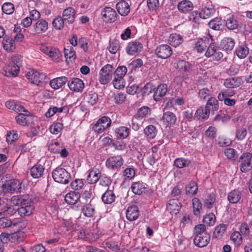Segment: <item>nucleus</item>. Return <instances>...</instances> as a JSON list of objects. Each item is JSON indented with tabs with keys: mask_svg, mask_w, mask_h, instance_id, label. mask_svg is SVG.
Wrapping results in <instances>:
<instances>
[{
	"mask_svg": "<svg viewBox=\"0 0 252 252\" xmlns=\"http://www.w3.org/2000/svg\"><path fill=\"white\" fill-rule=\"evenodd\" d=\"M22 57L16 56L12 59V62L6 67L4 70L5 75L9 77H15L19 72L20 66L22 65Z\"/></svg>",
	"mask_w": 252,
	"mask_h": 252,
	"instance_id": "1",
	"label": "nucleus"
},
{
	"mask_svg": "<svg viewBox=\"0 0 252 252\" xmlns=\"http://www.w3.org/2000/svg\"><path fill=\"white\" fill-rule=\"evenodd\" d=\"M52 174L54 181L59 183L67 184L71 180L70 173L66 169L60 167L55 169Z\"/></svg>",
	"mask_w": 252,
	"mask_h": 252,
	"instance_id": "2",
	"label": "nucleus"
},
{
	"mask_svg": "<svg viewBox=\"0 0 252 252\" xmlns=\"http://www.w3.org/2000/svg\"><path fill=\"white\" fill-rule=\"evenodd\" d=\"M14 206H5L4 214L6 216H11L14 214L17 210L18 214L21 216H29L32 213L34 209V206H24L15 209Z\"/></svg>",
	"mask_w": 252,
	"mask_h": 252,
	"instance_id": "3",
	"label": "nucleus"
},
{
	"mask_svg": "<svg viewBox=\"0 0 252 252\" xmlns=\"http://www.w3.org/2000/svg\"><path fill=\"white\" fill-rule=\"evenodd\" d=\"M252 154L249 152L243 153L240 157L239 159V167L242 172L247 173L252 169Z\"/></svg>",
	"mask_w": 252,
	"mask_h": 252,
	"instance_id": "4",
	"label": "nucleus"
},
{
	"mask_svg": "<svg viewBox=\"0 0 252 252\" xmlns=\"http://www.w3.org/2000/svg\"><path fill=\"white\" fill-rule=\"evenodd\" d=\"M27 77L32 83L38 86L42 85L46 79L45 74L34 71L28 72L27 74Z\"/></svg>",
	"mask_w": 252,
	"mask_h": 252,
	"instance_id": "5",
	"label": "nucleus"
},
{
	"mask_svg": "<svg viewBox=\"0 0 252 252\" xmlns=\"http://www.w3.org/2000/svg\"><path fill=\"white\" fill-rule=\"evenodd\" d=\"M21 183L18 180L10 179L7 180L3 184V188L9 192H20L21 189Z\"/></svg>",
	"mask_w": 252,
	"mask_h": 252,
	"instance_id": "6",
	"label": "nucleus"
},
{
	"mask_svg": "<svg viewBox=\"0 0 252 252\" xmlns=\"http://www.w3.org/2000/svg\"><path fill=\"white\" fill-rule=\"evenodd\" d=\"M124 163L123 158L119 156L111 157L106 161V166L112 169H118Z\"/></svg>",
	"mask_w": 252,
	"mask_h": 252,
	"instance_id": "7",
	"label": "nucleus"
},
{
	"mask_svg": "<svg viewBox=\"0 0 252 252\" xmlns=\"http://www.w3.org/2000/svg\"><path fill=\"white\" fill-rule=\"evenodd\" d=\"M155 53L158 58L165 59L170 57L172 54V50L169 45L163 44L157 48Z\"/></svg>",
	"mask_w": 252,
	"mask_h": 252,
	"instance_id": "8",
	"label": "nucleus"
},
{
	"mask_svg": "<svg viewBox=\"0 0 252 252\" xmlns=\"http://www.w3.org/2000/svg\"><path fill=\"white\" fill-rule=\"evenodd\" d=\"M101 15L105 21L112 23L116 20L117 14L111 7H106L102 11Z\"/></svg>",
	"mask_w": 252,
	"mask_h": 252,
	"instance_id": "9",
	"label": "nucleus"
},
{
	"mask_svg": "<svg viewBox=\"0 0 252 252\" xmlns=\"http://www.w3.org/2000/svg\"><path fill=\"white\" fill-rule=\"evenodd\" d=\"M33 29L35 34L40 35L47 31L48 23L43 19H39L33 25Z\"/></svg>",
	"mask_w": 252,
	"mask_h": 252,
	"instance_id": "10",
	"label": "nucleus"
},
{
	"mask_svg": "<svg viewBox=\"0 0 252 252\" xmlns=\"http://www.w3.org/2000/svg\"><path fill=\"white\" fill-rule=\"evenodd\" d=\"M75 14V10L71 7H69L63 11L62 18L66 24H71L74 22Z\"/></svg>",
	"mask_w": 252,
	"mask_h": 252,
	"instance_id": "11",
	"label": "nucleus"
},
{
	"mask_svg": "<svg viewBox=\"0 0 252 252\" xmlns=\"http://www.w3.org/2000/svg\"><path fill=\"white\" fill-rule=\"evenodd\" d=\"M69 89L74 92H81L84 88L83 81L79 78H72L68 81Z\"/></svg>",
	"mask_w": 252,
	"mask_h": 252,
	"instance_id": "12",
	"label": "nucleus"
},
{
	"mask_svg": "<svg viewBox=\"0 0 252 252\" xmlns=\"http://www.w3.org/2000/svg\"><path fill=\"white\" fill-rule=\"evenodd\" d=\"M210 240L209 234H205L201 236L194 237V243L195 245L199 248H203L206 246Z\"/></svg>",
	"mask_w": 252,
	"mask_h": 252,
	"instance_id": "13",
	"label": "nucleus"
},
{
	"mask_svg": "<svg viewBox=\"0 0 252 252\" xmlns=\"http://www.w3.org/2000/svg\"><path fill=\"white\" fill-rule=\"evenodd\" d=\"M139 216V210L137 206H129L126 211V218L129 221L137 220Z\"/></svg>",
	"mask_w": 252,
	"mask_h": 252,
	"instance_id": "14",
	"label": "nucleus"
},
{
	"mask_svg": "<svg viewBox=\"0 0 252 252\" xmlns=\"http://www.w3.org/2000/svg\"><path fill=\"white\" fill-rule=\"evenodd\" d=\"M162 120L167 126H170L175 124L177 117L173 112L169 111H165L164 110Z\"/></svg>",
	"mask_w": 252,
	"mask_h": 252,
	"instance_id": "15",
	"label": "nucleus"
},
{
	"mask_svg": "<svg viewBox=\"0 0 252 252\" xmlns=\"http://www.w3.org/2000/svg\"><path fill=\"white\" fill-rule=\"evenodd\" d=\"M116 8L118 13L123 16H126L130 11L128 3L123 0H122L117 3Z\"/></svg>",
	"mask_w": 252,
	"mask_h": 252,
	"instance_id": "16",
	"label": "nucleus"
},
{
	"mask_svg": "<svg viewBox=\"0 0 252 252\" xmlns=\"http://www.w3.org/2000/svg\"><path fill=\"white\" fill-rule=\"evenodd\" d=\"M177 7L180 12L186 13L192 10L193 5L190 1L184 0L178 3Z\"/></svg>",
	"mask_w": 252,
	"mask_h": 252,
	"instance_id": "17",
	"label": "nucleus"
},
{
	"mask_svg": "<svg viewBox=\"0 0 252 252\" xmlns=\"http://www.w3.org/2000/svg\"><path fill=\"white\" fill-rule=\"evenodd\" d=\"M142 48V45L139 42H132L128 43L126 50L128 55H133L136 53L140 51Z\"/></svg>",
	"mask_w": 252,
	"mask_h": 252,
	"instance_id": "18",
	"label": "nucleus"
},
{
	"mask_svg": "<svg viewBox=\"0 0 252 252\" xmlns=\"http://www.w3.org/2000/svg\"><path fill=\"white\" fill-rule=\"evenodd\" d=\"M167 91V86L166 84H160L154 91V99L156 101H158L165 95Z\"/></svg>",
	"mask_w": 252,
	"mask_h": 252,
	"instance_id": "19",
	"label": "nucleus"
},
{
	"mask_svg": "<svg viewBox=\"0 0 252 252\" xmlns=\"http://www.w3.org/2000/svg\"><path fill=\"white\" fill-rule=\"evenodd\" d=\"M24 113H20L15 118L17 123L22 126H26L30 124V112L26 110H23Z\"/></svg>",
	"mask_w": 252,
	"mask_h": 252,
	"instance_id": "20",
	"label": "nucleus"
},
{
	"mask_svg": "<svg viewBox=\"0 0 252 252\" xmlns=\"http://www.w3.org/2000/svg\"><path fill=\"white\" fill-rule=\"evenodd\" d=\"M44 171V168L42 165L36 164L31 169V175L33 178L38 179L42 177Z\"/></svg>",
	"mask_w": 252,
	"mask_h": 252,
	"instance_id": "21",
	"label": "nucleus"
},
{
	"mask_svg": "<svg viewBox=\"0 0 252 252\" xmlns=\"http://www.w3.org/2000/svg\"><path fill=\"white\" fill-rule=\"evenodd\" d=\"M67 81V78L66 77L62 76L51 80L50 85L53 89L57 90L61 88Z\"/></svg>",
	"mask_w": 252,
	"mask_h": 252,
	"instance_id": "22",
	"label": "nucleus"
},
{
	"mask_svg": "<svg viewBox=\"0 0 252 252\" xmlns=\"http://www.w3.org/2000/svg\"><path fill=\"white\" fill-rule=\"evenodd\" d=\"M80 198L79 193L70 191L67 193L64 197L65 202L69 205H75Z\"/></svg>",
	"mask_w": 252,
	"mask_h": 252,
	"instance_id": "23",
	"label": "nucleus"
},
{
	"mask_svg": "<svg viewBox=\"0 0 252 252\" xmlns=\"http://www.w3.org/2000/svg\"><path fill=\"white\" fill-rule=\"evenodd\" d=\"M235 45L234 40L231 37H225L220 42V46L226 51H231Z\"/></svg>",
	"mask_w": 252,
	"mask_h": 252,
	"instance_id": "24",
	"label": "nucleus"
},
{
	"mask_svg": "<svg viewBox=\"0 0 252 252\" xmlns=\"http://www.w3.org/2000/svg\"><path fill=\"white\" fill-rule=\"evenodd\" d=\"M101 174L98 169H93L90 171L88 177L87 181L89 184H93L96 183L100 179Z\"/></svg>",
	"mask_w": 252,
	"mask_h": 252,
	"instance_id": "25",
	"label": "nucleus"
},
{
	"mask_svg": "<svg viewBox=\"0 0 252 252\" xmlns=\"http://www.w3.org/2000/svg\"><path fill=\"white\" fill-rule=\"evenodd\" d=\"M14 40L10 37L5 36L3 39L4 49L8 52H13L15 49Z\"/></svg>",
	"mask_w": 252,
	"mask_h": 252,
	"instance_id": "26",
	"label": "nucleus"
},
{
	"mask_svg": "<svg viewBox=\"0 0 252 252\" xmlns=\"http://www.w3.org/2000/svg\"><path fill=\"white\" fill-rule=\"evenodd\" d=\"M209 44V39L207 37H204L199 39L196 43L195 48L198 52L202 53Z\"/></svg>",
	"mask_w": 252,
	"mask_h": 252,
	"instance_id": "27",
	"label": "nucleus"
},
{
	"mask_svg": "<svg viewBox=\"0 0 252 252\" xmlns=\"http://www.w3.org/2000/svg\"><path fill=\"white\" fill-rule=\"evenodd\" d=\"M64 55L67 62H72L76 58L75 52L73 48L71 46H67L64 47Z\"/></svg>",
	"mask_w": 252,
	"mask_h": 252,
	"instance_id": "28",
	"label": "nucleus"
},
{
	"mask_svg": "<svg viewBox=\"0 0 252 252\" xmlns=\"http://www.w3.org/2000/svg\"><path fill=\"white\" fill-rule=\"evenodd\" d=\"M205 107H206V109H208L210 112L217 111L219 109V102L218 100L214 97H209Z\"/></svg>",
	"mask_w": 252,
	"mask_h": 252,
	"instance_id": "29",
	"label": "nucleus"
},
{
	"mask_svg": "<svg viewBox=\"0 0 252 252\" xmlns=\"http://www.w3.org/2000/svg\"><path fill=\"white\" fill-rule=\"evenodd\" d=\"M23 203L21 205L34 204L41 203L39 197L35 195H27L23 196Z\"/></svg>",
	"mask_w": 252,
	"mask_h": 252,
	"instance_id": "30",
	"label": "nucleus"
},
{
	"mask_svg": "<svg viewBox=\"0 0 252 252\" xmlns=\"http://www.w3.org/2000/svg\"><path fill=\"white\" fill-rule=\"evenodd\" d=\"M168 41L171 45L177 47L182 44L183 39L180 34L173 33L170 35Z\"/></svg>",
	"mask_w": 252,
	"mask_h": 252,
	"instance_id": "31",
	"label": "nucleus"
},
{
	"mask_svg": "<svg viewBox=\"0 0 252 252\" xmlns=\"http://www.w3.org/2000/svg\"><path fill=\"white\" fill-rule=\"evenodd\" d=\"M130 129L126 126H120L115 130L116 136L121 139H125L128 137Z\"/></svg>",
	"mask_w": 252,
	"mask_h": 252,
	"instance_id": "32",
	"label": "nucleus"
},
{
	"mask_svg": "<svg viewBox=\"0 0 252 252\" xmlns=\"http://www.w3.org/2000/svg\"><path fill=\"white\" fill-rule=\"evenodd\" d=\"M145 187L140 182L133 183L131 186L132 191L135 194L140 195L145 191Z\"/></svg>",
	"mask_w": 252,
	"mask_h": 252,
	"instance_id": "33",
	"label": "nucleus"
},
{
	"mask_svg": "<svg viewBox=\"0 0 252 252\" xmlns=\"http://www.w3.org/2000/svg\"><path fill=\"white\" fill-rule=\"evenodd\" d=\"M227 198L230 203H237L241 198V193L235 189L228 193Z\"/></svg>",
	"mask_w": 252,
	"mask_h": 252,
	"instance_id": "34",
	"label": "nucleus"
},
{
	"mask_svg": "<svg viewBox=\"0 0 252 252\" xmlns=\"http://www.w3.org/2000/svg\"><path fill=\"white\" fill-rule=\"evenodd\" d=\"M210 111L205 106L204 108L200 107L198 108L195 113L196 117L199 119L203 120L208 119L209 116Z\"/></svg>",
	"mask_w": 252,
	"mask_h": 252,
	"instance_id": "35",
	"label": "nucleus"
},
{
	"mask_svg": "<svg viewBox=\"0 0 252 252\" xmlns=\"http://www.w3.org/2000/svg\"><path fill=\"white\" fill-rule=\"evenodd\" d=\"M115 196L111 190H107L102 196V200L105 204H111L115 200Z\"/></svg>",
	"mask_w": 252,
	"mask_h": 252,
	"instance_id": "36",
	"label": "nucleus"
},
{
	"mask_svg": "<svg viewBox=\"0 0 252 252\" xmlns=\"http://www.w3.org/2000/svg\"><path fill=\"white\" fill-rule=\"evenodd\" d=\"M227 226L223 223H220L218 225L213 233V237L216 238H220L225 233Z\"/></svg>",
	"mask_w": 252,
	"mask_h": 252,
	"instance_id": "37",
	"label": "nucleus"
},
{
	"mask_svg": "<svg viewBox=\"0 0 252 252\" xmlns=\"http://www.w3.org/2000/svg\"><path fill=\"white\" fill-rule=\"evenodd\" d=\"M249 53V49L248 47L245 45L239 46L236 49V54L240 59H244Z\"/></svg>",
	"mask_w": 252,
	"mask_h": 252,
	"instance_id": "38",
	"label": "nucleus"
},
{
	"mask_svg": "<svg viewBox=\"0 0 252 252\" xmlns=\"http://www.w3.org/2000/svg\"><path fill=\"white\" fill-rule=\"evenodd\" d=\"M240 82L238 78L235 77L226 79L224 82V85L228 88H234L239 86Z\"/></svg>",
	"mask_w": 252,
	"mask_h": 252,
	"instance_id": "39",
	"label": "nucleus"
},
{
	"mask_svg": "<svg viewBox=\"0 0 252 252\" xmlns=\"http://www.w3.org/2000/svg\"><path fill=\"white\" fill-rule=\"evenodd\" d=\"M215 10L211 7H205L201 11V18L207 19L211 17L215 13Z\"/></svg>",
	"mask_w": 252,
	"mask_h": 252,
	"instance_id": "40",
	"label": "nucleus"
},
{
	"mask_svg": "<svg viewBox=\"0 0 252 252\" xmlns=\"http://www.w3.org/2000/svg\"><path fill=\"white\" fill-rule=\"evenodd\" d=\"M144 131L145 134L151 139L155 138L157 133V129L153 125L148 126L145 128Z\"/></svg>",
	"mask_w": 252,
	"mask_h": 252,
	"instance_id": "41",
	"label": "nucleus"
},
{
	"mask_svg": "<svg viewBox=\"0 0 252 252\" xmlns=\"http://www.w3.org/2000/svg\"><path fill=\"white\" fill-rule=\"evenodd\" d=\"M208 25L211 29L216 31H220L223 27L221 21L217 18L211 20Z\"/></svg>",
	"mask_w": 252,
	"mask_h": 252,
	"instance_id": "42",
	"label": "nucleus"
},
{
	"mask_svg": "<svg viewBox=\"0 0 252 252\" xmlns=\"http://www.w3.org/2000/svg\"><path fill=\"white\" fill-rule=\"evenodd\" d=\"M198 190L197 184L195 182H192L189 183L186 187V194L192 195L196 193Z\"/></svg>",
	"mask_w": 252,
	"mask_h": 252,
	"instance_id": "43",
	"label": "nucleus"
},
{
	"mask_svg": "<svg viewBox=\"0 0 252 252\" xmlns=\"http://www.w3.org/2000/svg\"><path fill=\"white\" fill-rule=\"evenodd\" d=\"M24 235V233L21 231L10 234L11 242L14 243H19L23 240Z\"/></svg>",
	"mask_w": 252,
	"mask_h": 252,
	"instance_id": "44",
	"label": "nucleus"
},
{
	"mask_svg": "<svg viewBox=\"0 0 252 252\" xmlns=\"http://www.w3.org/2000/svg\"><path fill=\"white\" fill-rule=\"evenodd\" d=\"M205 234H208L206 231V226L205 224H199L194 227L193 233L194 237L205 235Z\"/></svg>",
	"mask_w": 252,
	"mask_h": 252,
	"instance_id": "45",
	"label": "nucleus"
},
{
	"mask_svg": "<svg viewBox=\"0 0 252 252\" xmlns=\"http://www.w3.org/2000/svg\"><path fill=\"white\" fill-rule=\"evenodd\" d=\"M190 163V161L184 158H178L174 161V165L177 167L182 168L188 166Z\"/></svg>",
	"mask_w": 252,
	"mask_h": 252,
	"instance_id": "46",
	"label": "nucleus"
},
{
	"mask_svg": "<svg viewBox=\"0 0 252 252\" xmlns=\"http://www.w3.org/2000/svg\"><path fill=\"white\" fill-rule=\"evenodd\" d=\"M225 25L228 29L231 30L237 29L238 26L237 21L233 16L227 18Z\"/></svg>",
	"mask_w": 252,
	"mask_h": 252,
	"instance_id": "47",
	"label": "nucleus"
},
{
	"mask_svg": "<svg viewBox=\"0 0 252 252\" xmlns=\"http://www.w3.org/2000/svg\"><path fill=\"white\" fill-rule=\"evenodd\" d=\"M64 21L63 20L62 17L58 16L54 19L52 22L53 26L57 30H61L64 27Z\"/></svg>",
	"mask_w": 252,
	"mask_h": 252,
	"instance_id": "48",
	"label": "nucleus"
},
{
	"mask_svg": "<svg viewBox=\"0 0 252 252\" xmlns=\"http://www.w3.org/2000/svg\"><path fill=\"white\" fill-rule=\"evenodd\" d=\"M177 68L181 71H189L190 70V63L184 61H179L177 63Z\"/></svg>",
	"mask_w": 252,
	"mask_h": 252,
	"instance_id": "49",
	"label": "nucleus"
},
{
	"mask_svg": "<svg viewBox=\"0 0 252 252\" xmlns=\"http://www.w3.org/2000/svg\"><path fill=\"white\" fill-rule=\"evenodd\" d=\"M247 134V130L244 127H240L238 128L236 131V138L238 141L244 140Z\"/></svg>",
	"mask_w": 252,
	"mask_h": 252,
	"instance_id": "50",
	"label": "nucleus"
},
{
	"mask_svg": "<svg viewBox=\"0 0 252 252\" xmlns=\"http://www.w3.org/2000/svg\"><path fill=\"white\" fill-rule=\"evenodd\" d=\"M216 217L213 213H209L204 217L203 221L204 223L209 226H212L215 224Z\"/></svg>",
	"mask_w": 252,
	"mask_h": 252,
	"instance_id": "51",
	"label": "nucleus"
},
{
	"mask_svg": "<svg viewBox=\"0 0 252 252\" xmlns=\"http://www.w3.org/2000/svg\"><path fill=\"white\" fill-rule=\"evenodd\" d=\"M135 175V171L133 168H126L124 171L123 176L124 177V179L131 180Z\"/></svg>",
	"mask_w": 252,
	"mask_h": 252,
	"instance_id": "52",
	"label": "nucleus"
},
{
	"mask_svg": "<svg viewBox=\"0 0 252 252\" xmlns=\"http://www.w3.org/2000/svg\"><path fill=\"white\" fill-rule=\"evenodd\" d=\"M99 82L101 84H106L108 83L112 79V75L111 74L105 73L100 71L99 73Z\"/></svg>",
	"mask_w": 252,
	"mask_h": 252,
	"instance_id": "53",
	"label": "nucleus"
},
{
	"mask_svg": "<svg viewBox=\"0 0 252 252\" xmlns=\"http://www.w3.org/2000/svg\"><path fill=\"white\" fill-rule=\"evenodd\" d=\"M224 154L228 159L233 160H235L238 157L236 150L230 148L225 150Z\"/></svg>",
	"mask_w": 252,
	"mask_h": 252,
	"instance_id": "54",
	"label": "nucleus"
},
{
	"mask_svg": "<svg viewBox=\"0 0 252 252\" xmlns=\"http://www.w3.org/2000/svg\"><path fill=\"white\" fill-rule=\"evenodd\" d=\"M120 42L118 40L114 39L110 43L108 47L109 52L112 54H115L120 48Z\"/></svg>",
	"mask_w": 252,
	"mask_h": 252,
	"instance_id": "55",
	"label": "nucleus"
},
{
	"mask_svg": "<svg viewBox=\"0 0 252 252\" xmlns=\"http://www.w3.org/2000/svg\"><path fill=\"white\" fill-rule=\"evenodd\" d=\"M151 109L147 106H143L138 109L135 117L137 118H143L146 117L149 112Z\"/></svg>",
	"mask_w": 252,
	"mask_h": 252,
	"instance_id": "56",
	"label": "nucleus"
},
{
	"mask_svg": "<svg viewBox=\"0 0 252 252\" xmlns=\"http://www.w3.org/2000/svg\"><path fill=\"white\" fill-rule=\"evenodd\" d=\"M113 83L114 87L117 89H121L125 87V80L123 78L115 76Z\"/></svg>",
	"mask_w": 252,
	"mask_h": 252,
	"instance_id": "57",
	"label": "nucleus"
},
{
	"mask_svg": "<svg viewBox=\"0 0 252 252\" xmlns=\"http://www.w3.org/2000/svg\"><path fill=\"white\" fill-rule=\"evenodd\" d=\"M23 196L21 197L19 196H13L10 199H7L5 203L6 205L9 204L12 205H21L23 203Z\"/></svg>",
	"mask_w": 252,
	"mask_h": 252,
	"instance_id": "58",
	"label": "nucleus"
},
{
	"mask_svg": "<svg viewBox=\"0 0 252 252\" xmlns=\"http://www.w3.org/2000/svg\"><path fill=\"white\" fill-rule=\"evenodd\" d=\"M211 57L213 58L214 61H217L220 60L223 57V54L220 52V49L217 45L213 53L211 54Z\"/></svg>",
	"mask_w": 252,
	"mask_h": 252,
	"instance_id": "59",
	"label": "nucleus"
},
{
	"mask_svg": "<svg viewBox=\"0 0 252 252\" xmlns=\"http://www.w3.org/2000/svg\"><path fill=\"white\" fill-rule=\"evenodd\" d=\"M63 124L60 123H54L50 127V132L54 134H57L61 131L63 129Z\"/></svg>",
	"mask_w": 252,
	"mask_h": 252,
	"instance_id": "60",
	"label": "nucleus"
},
{
	"mask_svg": "<svg viewBox=\"0 0 252 252\" xmlns=\"http://www.w3.org/2000/svg\"><path fill=\"white\" fill-rule=\"evenodd\" d=\"M81 210L84 215L87 217H92L94 212V209L93 206H83Z\"/></svg>",
	"mask_w": 252,
	"mask_h": 252,
	"instance_id": "61",
	"label": "nucleus"
},
{
	"mask_svg": "<svg viewBox=\"0 0 252 252\" xmlns=\"http://www.w3.org/2000/svg\"><path fill=\"white\" fill-rule=\"evenodd\" d=\"M48 56L53 60L58 61L60 57L61 56V54L58 49L51 47L50 49Z\"/></svg>",
	"mask_w": 252,
	"mask_h": 252,
	"instance_id": "62",
	"label": "nucleus"
},
{
	"mask_svg": "<svg viewBox=\"0 0 252 252\" xmlns=\"http://www.w3.org/2000/svg\"><path fill=\"white\" fill-rule=\"evenodd\" d=\"M18 138V134L16 131L12 130L9 131L6 136V141L11 144Z\"/></svg>",
	"mask_w": 252,
	"mask_h": 252,
	"instance_id": "63",
	"label": "nucleus"
},
{
	"mask_svg": "<svg viewBox=\"0 0 252 252\" xmlns=\"http://www.w3.org/2000/svg\"><path fill=\"white\" fill-rule=\"evenodd\" d=\"M231 240L237 246H239L242 241L241 234L239 232H235L231 235Z\"/></svg>",
	"mask_w": 252,
	"mask_h": 252,
	"instance_id": "64",
	"label": "nucleus"
}]
</instances>
